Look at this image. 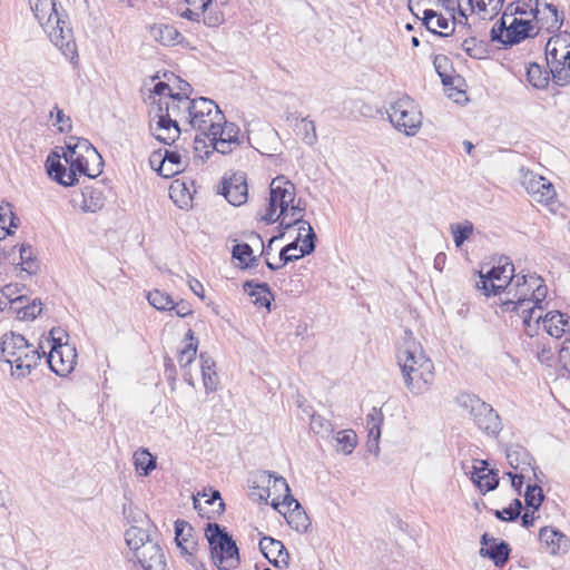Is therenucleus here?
Listing matches in <instances>:
<instances>
[{"mask_svg": "<svg viewBox=\"0 0 570 570\" xmlns=\"http://www.w3.org/2000/svg\"><path fill=\"white\" fill-rule=\"evenodd\" d=\"M159 104L163 105V114H168L170 119H186L190 116L193 100L189 96H181V94H170L167 100L160 99Z\"/></svg>", "mask_w": 570, "mask_h": 570, "instance_id": "22", "label": "nucleus"}, {"mask_svg": "<svg viewBox=\"0 0 570 570\" xmlns=\"http://www.w3.org/2000/svg\"><path fill=\"white\" fill-rule=\"evenodd\" d=\"M283 505H286L289 510L286 517L288 525L299 533H305L311 527V520L299 502L291 494H287L284 497Z\"/></svg>", "mask_w": 570, "mask_h": 570, "instance_id": "23", "label": "nucleus"}, {"mask_svg": "<svg viewBox=\"0 0 570 570\" xmlns=\"http://www.w3.org/2000/svg\"><path fill=\"white\" fill-rule=\"evenodd\" d=\"M531 352L535 355L537 360L546 364L548 366L551 365V362L554 357V353L548 343L542 341H535L529 344Z\"/></svg>", "mask_w": 570, "mask_h": 570, "instance_id": "46", "label": "nucleus"}, {"mask_svg": "<svg viewBox=\"0 0 570 570\" xmlns=\"http://www.w3.org/2000/svg\"><path fill=\"white\" fill-rule=\"evenodd\" d=\"M29 3L35 18L55 46L65 56L73 58L76 56V42L72 30L63 19L65 14L58 11L56 0H29Z\"/></svg>", "mask_w": 570, "mask_h": 570, "instance_id": "4", "label": "nucleus"}, {"mask_svg": "<svg viewBox=\"0 0 570 570\" xmlns=\"http://www.w3.org/2000/svg\"><path fill=\"white\" fill-rule=\"evenodd\" d=\"M539 539L549 549L550 553L557 554L561 549V541L566 540V535L551 527H543L539 531Z\"/></svg>", "mask_w": 570, "mask_h": 570, "instance_id": "35", "label": "nucleus"}, {"mask_svg": "<svg viewBox=\"0 0 570 570\" xmlns=\"http://www.w3.org/2000/svg\"><path fill=\"white\" fill-rule=\"evenodd\" d=\"M157 171L160 176L165 178H170L176 174L180 173L181 170L178 169V167L170 165L169 163H164L163 165L158 166Z\"/></svg>", "mask_w": 570, "mask_h": 570, "instance_id": "64", "label": "nucleus"}, {"mask_svg": "<svg viewBox=\"0 0 570 570\" xmlns=\"http://www.w3.org/2000/svg\"><path fill=\"white\" fill-rule=\"evenodd\" d=\"M505 455L508 463L514 470L521 468V465H530L531 455L523 446L519 444H512L507 448Z\"/></svg>", "mask_w": 570, "mask_h": 570, "instance_id": "36", "label": "nucleus"}, {"mask_svg": "<svg viewBox=\"0 0 570 570\" xmlns=\"http://www.w3.org/2000/svg\"><path fill=\"white\" fill-rule=\"evenodd\" d=\"M20 258L22 269L28 272L29 274L33 273L36 269V264L32 257V248L30 246L22 245L20 248Z\"/></svg>", "mask_w": 570, "mask_h": 570, "instance_id": "54", "label": "nucleus"}, {"mask_svg": "<svg viewBox=\"0 0 570 570\" xmlns=\"http://www.w3.org/2000/svg\"><path fill=\"white\" fill-rule=\"evenodd\" d=\"M105 205V196L102 191L94 186H86L81 190L80 208L83 212L96 213Z\"/></svg>", "mask_w": 570, "mask_h": 570, "instance_id": "31", "label": "nucleus"}, {"mask_svg": "<svg viewBox=\"0 0 570 570\" xmlns=\"http://www.w3.org/2000/svg\"><path fill=\"white\" fill-rule=\"evenodd\" d=\"M272 478L274 479V481H273L274 489H276V490L283 489L285 491V495L291 494L289 485L283 476L275 475L274 473H272L269 471H264L262 473V479H267L268 482L271 481Z\"/></svg>", "mask_w": 570, "mask_h": 570, "instance_id": "57", "label": "nucleus"}, {"mask_svg": "<svg viewBox=\"0 0 570 570\" xmlns=\"http://www.w3.org/2000/svg\"><path fill=\"white\" fill-rule=\"evenodd\" d=\"M69 170L60 161V155L51 151L46 160V170L51 179L62 186H73L77 175H83L90 179L96 178L102 171V158L97 149L85 138L78 139L75 145H67L63 154Z\"/></svg>", "mask_w": 570, "mask_h": 570, "instance_id": "2", "label": "nucleus"}, {"mask_svg": "<svg viewBox=\"0 0 570 570\" xmlns=\"http://www.w3.org/2000/svg\"><path fill=\"white\" fill-rule=\"evenodd\" d=\"M546 58L552 80L563 87L570 82V33L551 37L546 45Z\"/></svg>", "mask_w": 570, "mask_h": 570, "instance_id": "8", "label": "nucleus"}, {"mask_svg": "<svg viewBox=\"0 0 570 570\" xmlns=\"http://www.w3.org/2000/svg\"><path fill=\"white\" fill-rule=\"evenodd\" d=\"M394 128L409 137L415 136L422 126V112L409 96L399 98L387 110Z\"/></svg>", "mask_w": 570, "mask_h": 570, "instance_id": "10", "label": "nucleus"}, {"mask_svg": "<svg viewBox=\"0 0 570 570\" xmlns=\"http://www.w3.org/2000/svg\"><path fill=\"white\" fill-rule=\"evenodd\" d=\"M309 425L312 431L322 438H328L334 432L333 424L327 419L318 414L312 415Z\"/></svg>", "mask_w": 570, "mask_h": 570, "instance_id": "49", "label": "nucleus"}, {"mask_svg": "<svg viewBox=\"0 0 570 570\" xmlns=\"http://www.w3.org/2000/svg\"><path fill=\"white\" fill-rule=\"evenodd\" d=\"M171 311L179 317H186L193 313L191 306L188 302L181 299L178 303L173 302Z\"/></svg>", "mask_w": 570, "mask_h": 570, "instance_id": "60", "label": "nucleus"}, {"mask_svg": "<svg viewBox=\"0 0 570 570\" xmlns=\"http://www.w3.org/2000/svg\"><path fill=\"white\" fill-rule=\"evenodd\" d=\"M537 35L538 31H535V26L531 20L514 18L508 27L504 46L517 45L525 38L534 37Z\"/></svg>", "mask_w": 570, "mask_h": 570, "instance_id": "27", "label": "nucleus"}, {"mask_svg": "<svg viewBox=\"0 0 570 570\" xmlns=\"http://www.w3.org/2000/svg\"><path fill=\"white\" fill-rule=\"evenodd\" d=\"M23 299V296H18L16 298H10L9 301L12 304V308L17 311L19 320L33 321L38 315H40L42 304L41 302L33 301L31 304L22 305Z\"/></svg>", "mask_w": 570, "mask_h": 570, "instance_id": "34", "label": "nucleus"}, {"mask_svg": "<svg viewBox=\"0 0 570 570\" xmlns=\"http://www.w3.org/2000/svg\"><path fill=\"white\" fill-rule=\"evenodd\" d=\"M461 48L473 59H482L485 55V49L482 43H476L475 38L463 40Z\"/></svg>", "mask_w": 570, "mask_h": 570, "instance_id": "51", "label": "nucleus"}, {"mask_svg": "<svg viewBox=\"0 0 570 570\" xmlns=\"http://www.w3.org/2000/svg\"><path fill=\"white\" fill-rule=\"evenodd\" d=\"M528 6L530 13L535 20V23H533L535 31L539 32L544 29L548 32H554L561 28L563 17L559 14L558 8L554 4L543 0H530Z\"/></svg>", "mask_w": 570, "mask_h": 570, "instance_id": "17", "label": "nucleus"}, {"mask_svg": "<svg viewBox=\"0 0 570 570\" xmlns=\"http://www.w3.org/2000/svg\"><path fill=\"white\" fill-rule=\"evenodd\" d=\"M275 217H278V219L276 222H279V228L282 229L279 237L284 236L285 230L292 228L293 226H297V229H298L301 227L302 223H304V220H299V218L288 219V210L285 214H281V213L278 215L275 214ZM277 238H278V236H274L273 238H271L269 244H272ZM268 247H271V245H268Z\"/></svg>", "mask_w": 570, "mask_h": 570, "instance_id": "53", "label": "nucleus"}, {"mask_svg": "<svg viewBox=\"0 0 570 570\" xmlns=\"http://www.w3.org/2000/svg\"><path fill=\"white\" fill-rule=\"evenodd\" d=\"M147 299L151 306L159 311H171L173 298L169 294L159 289H154L148 293Z\"/></svg>", "mask_w": 570, "mask_h": 570, "instance_id": "47", "label": "nucleus"}, {"mask_svg": "<svg viewBox=\"0 0 570 570\" xmlns=\"http://www.w3.org/2000/svg\"><path fill=\"white\" fill-rule=\"evenodd\" d=\"M474 226L470 220H464L463 223L452 224L451 233L453 235V240L456 247H461L463 243L470 238L473 234Z\"/></svg>", "mask_w": 570, "mask_h": 570, "instance_id": "44", "label": "nucleus"}, {"mask_svg": "<svg viewBox=\"0 0 570 570\" xmlns=\"http://www.w3.org/2000/svg\"><path fill=\"white\" fill-rule=\"evenodd\" d=\"M508 27L503 18L498 20L491 29V40L504 45Z\"/></svg>", "mask_w": 570, "mask_h": 570, "instance_id": "56", "label": "nucleus"}, {"mask_svg": "<svg viewBox=\"0 0 570 570\" xmlns=\"http://www.w3.org/2000/svg\"><path fill=\"white\" fill-rule=\"evenodd\" d=\"M305 207L302 206V199H298L296 204L292 203L288 206V219H295L299 218V220L303 219V212Z\"/></svg>", "mask_w": 570, "mask_h": 570, "instance_id": "62", "label": "nucleus"}, {"mask_svg": "<svg viewBox=\"0 0 570 570\" xmlns=\"http://www.w3.org/2000/svg\"><path fill=\"white\" fill-rule=\"evenodd\" d=\"M52 347L48 354L47 363L50 370L59 376L68 375L77 363V351L75 346L62 343L61 337L52 336Z\"/></svg>", "mask_w": 570, "mask_h": 570, "instance_id": "16", "label": "nucleus"}, {"mask_svg": "<svg viewBox=\"0 0 570 570\" xmlns=\"http://www.w3.org/2000/svg\"><path fill=\"white\" fill-rule=\"evenodd\" d=\"M154 137L165 144L173 145L180 135V128L176 119H170L168 114H163V105L158 104L157 121L150 124Z\"/></svg>", "mask_w": 570, "mask_h": 570, "instance_id": "20", "label": "nucleus"}, {"mask_svg": "<svg viewBox=\"0 0 570 570\" xmlns=\"http://www.w3.org/2000/svg\"><path fill=\"white\" fill-rule=\"evenodd\" d=\"M193 151L195 161L199 160L200 163H205V160L214 154L210 137H206L203 132L196 135L193 144Z\"/></svg>", "mask_w": 570, "mask_h": 570, "instance_id": "37", "label": "nucleus"}, {"mask_svg": "<svg viewBox=\"0 0 570 570\" xmlns=\"http://www.w3.org/2000/svg\"><path fill=\"white\" fill-rule=\"evenodd\" d=\"M164 163H169L178 167V169L184 170L185 164L183 161V155L178 150H165L164 151Z\"/></svg>", "mask_w": 570, "mask_h": 570, "instance_id": "59", "label": "nucleus"}, {"mask_svg": "<svg viewBox=\"0 0 570 570\" xmlns=\"http://www.w3.org/2000/svg\"><path fill=\"white\" fill-rule=\"evenodd\" d=\"M210 141L213 142V150H214V153L217 151V153H220L223 155H227V154L232 153L233 149L236 147L235 142L229 141V140H227L225 138H222V137H217V139H212L210 138Z\"/></svg>", "mask_w": 570, "mask_h": 570, "instance_id": "58", "label": "nucleus"}, {"mask_svg": "<svg viewBox=\"0 0 570 570\" xmlns=\"http://www.w3.org/2000/svg\"><path fill=\"white\" fill-rule=\"evenodd\" d=\"M519 173L522 186L535 202L549 203L554 198V187L547 178L524 167H521Z\"/></svg>", "mask_w": 570, "mask_h": 570, "instance_id": "18", "label": "nucleus"}, {"mask_svg": "<svg viewBox=\"0 0 570 570\" xmlns=\"http://www.w3.org/2000/svg\"><path fill=\"white\" fill-rule=\"evenodd\" d=\"M205 538L215 567L219 570H234L239 566L238 547L226 528L216 522H208L205 527Z\"/></svg>", "mask_w": 570, "mask_h": 570, "instance_id": "7", "label": "nucleus"}, {"mask_svg": "<svg viewBox=\"0 0 570 570\" xmlns=\"http://www.w3.org/2000/svg\"><path fill=\"white\" fill-rule=\"evenodd\" d=\"M540 65L531 62L527 68V80L537 89H543L549 83V75Z\"/></svg>", "mask_w": 570, "mask_h": 570, "instance_id": "38", "label": "nucleus"}, {"mask_svg": "<svg viewBox=\"0 0 570 570\" xmlns=\"http://www.w3.org/2000/svg\"><path fill=\"white\" fill-rule=\"evenodd\" d=\"M511 548L509 543L505 541H493V544L490 547H482L480 549V554L482 557H488L493 561L497 567H503L510 558Z\"/></svg>", "mask_w": 570, "mask_h": 570, "instance_id": "30", "label": "nucleus"}, {"mask_svg": "<svg viewBox=\"0 0 570 570\" xmlns=\"http://www.w3.org/2000/svg\"><path fill=\"white\" fill-rule=\"evenodd\" d=\"M193 527L185 520L178 519L175 522V541L180 554L186 558L196 570H206V564L199 558V546L191 538Z\"/></svg>", "mask_w": 570, "mask_h": 570, "instance_id": "15", "label": "nucleus"}, {"mask_svg": "<svg viewBox=\"0 0 570 570\" xmlns=\"http://www.w3.org/2000/svg\"><path fill=\"white\" fill-rule=\"evenodd\" d=\"M335 441L337 451L351 454L357 444V436L353 430H344L337 433Z\"/></svg>", "mask_w": 570, "mask_h": 570, "instance_id": "42", "label": "nucleus"}, {"mask_svg": "<svg viewBox=\"0 0 570 570\" xmlns=\"http://www.w3.org/2000/svg\"><path fill=\"white\" fill-rule=\"evenodd\" d=\"M295 132L297 136H301L302 140L308 146H313L317 142L315 124L307 118H302L295 125Z\"/></svg>", "mask_w": 570, "mask_h": 570, "instance_id": "41", "label": "nucleus"}, {"mask_svg": "<svg viewBox=\"0 0 570 570\" xmlns=\"http://www.w3.org/2000/svg\"><path fill=\"white\" fill-rule=\"evenodd\" d=\"M259 550L274 567L279 568L288 564L289 553L282 541L272 537H263L259 540Z\"/></svg>", "mask_w": 570, "mask_h": 570, "instance_id": "21", "label": "nucleus"}, {"mask_svg": "<svg viewBox=\"0 0 570 570\" xmlns=\"http://www.w3.org/2000/svg\"><path fill=\"white\" fill-rule=\"evenodd\" d=\"M316 234L307 220L302 223L298 228L297 237L279 252V261L283 265L295 262L305 255H309L315 250Z\"/></svg>", "mask_w": 570, "mask_h": 570, "instance_id": "14", "label": "nucleus"}, {"mask_svg": "<svg viewBox=\"0 0 570 570\" xmlns=\"http://www.w3.org/2000/svg\"><path fill=\"white\" fill-rule=\"evenodd\" d=\"M540 322L552 337L560 338L563 334L570 333V316L559 311L542 314Z\"/></svg>", "mask_w": 570, "mask_h": 570, "instance_id": "25", "label": "nucleus"}, {"mask_svg": "<svg viewBox=\"0 0 570 570\" xmlns=\"http://www.w3.org/2000/svg\"><path fill=\"white\" fill-rule=\"evenodd\" d=\"M458 404L466 410L478 428L488 435H498L502 430L501 419L493 407L479 396L462 393L456 397Z\"/></svg>", "mask_w": 570, "mask_h": 570, "instance_id": "9", "label": "nucleus"}, {"mask_svg": "<svg viewBox=\"0 0 570 570\" xmlns=\"http://www.w3.org/2000/svg\"><path fill=\"white\" fill-rule=\"evenodd\" d=\"M202 16L204 24L209 28H216L220 26L225 20L223 11L219 9L209 8V6L205 12L202 11Z\"/></svg>", "mask_w": 570, "mask_h": 570, "instance_id": "52", "label": "nucleus"}, {"mask_svg": "<svg viewBox=\"0 0 570 570\" xmlns=\"http://www.w3.org/2000/svg\"><path fill=\"white\" fill-rule=\"evenodd\" d=\"M514 277V265L508 257H501L487 273L479 272L475 287L485 296L500 295L507 293Z\"/></svg>", "mask_w": 570, "mask_h": 570, "instance_id": "11", "label": "nucleus"}, {"mask_svg": "<svg viewBox=\"0 0 570 570\" xmlns=\"http://www.w3.org/2000/svg\"><path fill=\"white\" fill-rule=\"evenodd\" d=\"M209 493L206 492V490H204L203 493H197L196 497H194V508L196 510H198L199 514L200 515H204L203 511H204V508L202 507V503H200V497L202 498H205V504H209V505H213V513H216V514H222L224 511H225V503L220 497V492L218 490H214L212 488H209Z\"/></svg>", "mask_w": 570, "mask_h": 570, "instance_id": "33", "label": "nucleus"}, {"mask_svg": "<svg viewBox=\"0 0 570 570\" xmlns=\"http://www.w3.org/2000/svg\"><path fill=\"white\" fill-rule=\"evenodd\" d=\"M544 499L543 491L538 484H529L524 493V501L528 508H532L538 511Z\"/></svg>", "mask_w": 570, "mask_h": 570, "instance_id": "48", "label": "nucleus"}, {"mask_svg": "<svg viewBox=\"0 0 570 570\" xmlns=\"http://www.w3.org/2000/svg\"><path fill=\"white\" fill-rule=\"evenodd\" d=\"M295 200V186L292 181L284 176L275 177L269 185V203L266 214L262 216V220L267 224L275 223L278 217H275L277 208L281 214L288 210L289 204Z\"/></svg>", "mask_w": 570, "mask_h": 570, "instance_id": "12", "label": "nucleus"}, {"mask_svg": "<svg viewBox=\"0 0 570 570\" xmlns=\"http://www.w3.org/2000/svg\"><path fill=\"white\" fill-rule=\"evenodd\" d=\"M125 540L132 551L131 560L141 570H166L163 549L147 530L132 525L126 530Z\"/></svg>", "mask_w": 570, "mask_h": 570, "instance_id": "6", "label": "nucleus"}, {"mask_svg": "<svg viewBox=\"0 0 570 570\" xmlns=\"http://www.w3.org/2000/svg\"><path fill=\"white\" fill-rule=\"evenodd\" d=\"M134 463L141 475H148L156 468V459L146 449H139L135 452Z\"/></svg>", "mask_w": 570, "mask_h": 570, "instance_id": "40", "label": "nucleus"}, {"mask_svg": "<svg viewBox=\"0 0 570 570\" xmlns=\"http://www.w3.org/2000/svg\"><path fill=\"white\" fill-rule=\"evenodd\" d=\"M384 416L380 409L373 407L371 412L366 415V428H367V441H366V450L370 453H373L375 456L380 453V438H381V425L383 423Z\"/></svg>", "mask_w": 570, "mask_h": 570, "instance_id": "24", "label": "nucleus"}, {"mask_svg": "<svg viewBox=\"0 0 570 570\" xmlns=\"http://www.w3.org/2000/svg\"><path fill=\"white\" fill-rule=\"evenodd\" d=\"M19 219L12 212L10 204L0 205V225L3 230V236L11 234V228L18 227Z\"/></svg>", "mask_w": 570, "mask_h": 570, "instance_id": "45", "label": "nucleus"}, {"mask_svg": "<svg viewBox=\"0 0 570 570\" xmlns=\"http://www.w3.org/2000/svg\"><path fill=\"white\" fill-rule=\"evenodd\" d=\"M212 131L209 137L212 139H217V137L225 138L229 141L235 142V146H239L240 141L238 139L239 128L234 122H227L226 119L217 120L216 124H212Z\"/></svg>", "mask_w": 570, "mask_h": 570, "instance_id": "32", "label": "nucleus"}, {"mask_svg": "<svg viewBox=\"0 0 570 570\" xmlns=\"http://www.w3.org/2000/svg\"><path fill=\"white\" fill-rule=\"evenodd\" d=\"M153 92L158 95V96L164 97V100H167L168 98H170V94H175L173 91L171 87L168 83L164 82V81L157 82L154 86Z\"/></svg>", "mask_w": 570, "mask_h": 570, "instance_id": "63", "label": "nucleus"}, {"mask_svg": "<svg viewBox=\"0 0 570 570\" xmlns=\"http://www.w3.org/2000/svg\"><path fill=\"white\" fill-rule=\"evenodd\" d=\"M186 340L189 342L186 344V346L179 352L178 355V363L180 366L186 367L188 366L196 357L197 354V341L194 336V332L189 330L186 334Z\"/></svg>", "mask_w": 570, "mask_h": 570, "instance_id": "43", "label": "nucleus"}, {"mask_svg": "<svg viewBox=\"0 0 570 570\" xmlns=\"http://www.w3.org/2000/svg\"><path fill=\"white\" fill-rule=\"evenodd\" d=\"M150 37L163 46H175L183 40L180 32L168 23H154L149 27Z\"/></svg>", "mask_w": 570, "mask_h": 570, "instance_id": "28", "label": "nucleus"}, {"mask_svg": "<svg viewBox=\"0 0 570 570\" xmlns=\"http://www.w3.org/2000/svg\"><path fill=\"white\" fill-rule=\"evenodd\" d=\"M544 281L535 274H517L502 301L507 312H515L522 318L525 333L533 337L542 318V303L547 297Z\"/></svg>", "mask_w": 570, "mask_h": 570, "instance_id": "1", "label": "nucleus"}, {"mask_svg": "<svg viewBox=\"0 0 570 570\" xmlns=\"http://www.w3.org/2000/svg\"><path fill=\"white\" fill-rule=\"evenodd\" d=\"M559 361L570 372V340L564 341L559 350Z\"/></svg>", "mask_w": 570, "mask_h": 570, "instance_id": "61", "label": "nucleus"}, {"mask_svg": "<svg viewBox=\"0 0 570 570\" xmlns=\"http://www.w3.org/2000/svg\"><path fill=\"white\" fill-rule=\"evenodd\" d=\"M217 120H224V114L212 99L205 97L193 99L188 122L194 129L209 137L210 125L216 124Z\"/></svg>", "mask_w": 570, "mask_h": 570, "instance_id": "13", "label": "nucleus"}, {"mask_svg": "<svg viewBox=\"0 0 570 570\" xmlns=\"http://www.w3.org/2000/svg\"><path fill=\"white\" fill-rule=\"evenodd\" d=\"M204 387L207 393L215 392L217 390L219 380L215 368H210L209 371L202 372Z\"/></svg>", "mask_w": 570, "mask_h": 570, "instance_id": "55", "label": "nucleus"}, {"mask_svg": "<svg viewBox=\"0 0 570 570\" xmlns=\"http://www.w3.org/2000/svg\"><path fill=\"white\" fill-rule=\"evenodd\" d=\"M475 484L480 488L481 491L495 490L499 485L498 473L493 470H487L485 473L478 474V480H475Z\"/></svg>", "mask_w": 570, "mask_h": 570, "instance_id": "50", "label": "nucleus"}, {"mask_svg": "<svg viewBox=\"0 0 570 570\" xmlns=\"http://www.w3.org/2000/svg\"><path fill=\"white\" fill-rule=\"evenodd\" d=\"M243 287L249 296L254 297L253 303L255 305L271 309L273 294L266 283H254V281H247L244 283Z\"/></svg>", "mask_w": 570, "mask_h": 570, "instance_id": "29", "label": "nucleus"}, {"mask_svg": "<svg viewBox=\"0 0 570 570\" xmlns=\"http://www.w3.org/2000/svg\"><path fill=\"white\" fill-rule=\"evenodd\" d=\"M219 194L233 206L245 204L248 197L246 174L237 171L224 176L220 183Z\"/></svg>", "mask_w": 570, "mask_h": 570, "instance_id": "19", "label": "nucleus"}, {"mask_svg": "<svg viewBox=\"0 0 570 570\" xmlns=\"http://www.w3.org/2000/svg\"><path fill=\"white\" fill-rule=\"evenodd\" d=\"M403 344L397 350V364L407 390L414 395L428 392L434 382V364L425 355L422 346L406 331Z\"/></svg>", "mask_w": 570, "mask_h": 570, "instance_id": "3", "label": "nucleus"}, {"mask_svg": "<svg viewBox=\"0 0 570 570\" xmlns=\"http://www.w3.org/2000/svg\"><path fill=\"white\" fill-rule=\"evenodd\" d=\"M423 26H425L426 30L439 36V37H449L454 32V24L450 27L449 20L441 13L432 9L423 10V17L421 18ZM453 21L455 19L453 18ZM455 23V22H453Z\"/></svg>", "mask_w": 570, "mask_h": 570, "instance_id": "26", "label": "nucleus"}, {"mask_svg": "<svg viewBox=\"0 0 570 570\" xmlns=\"http://www.w3.org/2000/svg\"><path fill=\"white\" fill-rule=\"evenodd\" d=\"M0 356L10 364L11 374L17 379L28 376L41 360L39 350L14 332L2 336Z\"/></svg>", "mask_w": 570, "mask_h": 570, "instance_id": "5", "label": "nucleus"}, {"mask_svg": "<svg viewBox=\"0 0 570 570\" xmlns=\"http://www.w3.org/2000/svg\"><path fill=\"white\" fill-rule=\"evenodd\" d=\"M233 258L239 261L243 268L253 267L258 258L253 255V249L247 243L236 244L232 250Z\"/></svg>", "mask_w": 570, "mask_h": 570, "instance_id": "39", "label": "nucleus"}]
</instances>
